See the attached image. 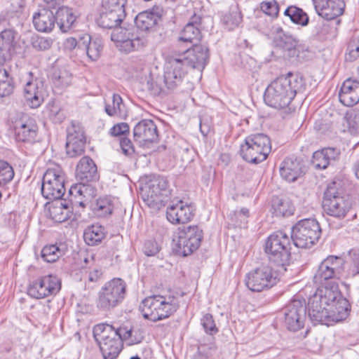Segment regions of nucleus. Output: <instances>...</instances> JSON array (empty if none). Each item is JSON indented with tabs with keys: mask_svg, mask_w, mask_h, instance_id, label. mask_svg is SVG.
I'll list each match as a JSON object with an SVG mask.
<instances>
[{
	"mask_svg": "<svg viewBox=\"0 0 359 359\" xmlns=\"http://www.w3.org/2000/svg\"><path fill=\"white\" fill-rule=\"evenodd\" d=\"M93 332L103 358L116 359L123 347L118 328L107 323H100L94 326Z\"/></svg>",
	"mask_w": 359,
	"mask_h": 359,
	"instance_id": "20e7f679",
	"label": "nucleus"
},
{
	"mask_svg": "<svg viewBox=\"0 0 359 359\" xmlns=\"http://www.w3.org/2000/svg\"><path fill=\"white\" fill-rule=\"evenodd\" d=\"M339 154L340 151L337 149L324 148L313 153L311 163L316 169H325L332 161H336Z\"/></svg>",
	"mask_w": 359,
	"mask_h": 359,
	"instance_id": "72a5a7b5",
	"label": "nucleus"
},
{
	"mask_svg": "<svg viewBox=\"0 0 359 359\" xmlns=\"http://www.w3.org/2000/svg\"><path fill=\"white\" fill-rule=\"evenodd\" d=\"M83 36L79 39V40H76L74 37H69L67 39L64 43L65 48L67 50H73L76 46L79 48L82 49L83 48Z\"/></svg>",
	"mask_w": 359,
	"mask_h": 359,
	"instance_id": "69168bd1",
	"label": "nucleus"
},
{
	"mask_svg": "<svg viewBox=\"0 0 359 359\" xmlns=\"http://www.w3.org/2000/svg\"><path fill=\"white\" fill-rule=\"evenodd\" d=\"M201 324L207 334L214 335L218 332V329L211 314H205L201 318Z\"/></svg>",
	"mask_w": 359,
	"mask_h": 359,
	"instance_id": "4d7b16f0",
	"label": "nucleus"
},
{
	"mask_svg": "<svg viewBox=\"0 0 359 359\" xmlns=\"http://www.w3.org/2000/svg\"><path fill=\"white\" fill-rule=\"evenodd\" d=\"M95 210L99 216L107 217L112 213L114 205L111 202L106 198H100L97 201Z\"/></svg>",
	"mask_w": 359,
	"mask_h": 359,
	"instance_id": "3c124183",
	"label": "nucleus"
},
{
	"mask_svg": "<svg viewBox=\"0 0 359 359\" xmlns=\"http://www.w3.org/2000/svg\"><path fill=\"white\" fill-rule=\"evenodd\" d=\"M120 147L123 153L127 156H130L135 153L134 146L131 140L127 137L121 138Z\"/></svg>",
	"mask_w": 359,
	"mask_h": 359,
	"instance_id": "e2e57ef3",
	"label": "nucleus"
},
{
	"mask_svg": "<svg viewBox=\"0 0 359 359\" xmlns=\"http://www.w3.org/2000/svg\"><path fill=\"white\" fill-rule=\"evenodd\" d=\"M242 20L241 12L238 11V4H236L231 11L222 16V22L229 31L237 27Z\"/></svg>",
	"mask_w": 359,
	"mask_h": 359,
	"instance_id": "49530a36",
	"label": "nucleus"
},
{
	"mask_svg": "<svg viewBox=\"0 0 359 359\" xmlns=\"http://www.w3.org/2000/svg\"><path fill=\"white\" fill-rule=\"evenodd\" d=\"M60 281L55 276H46L33 281L27 289V293L35 299H43L56 294L60 290Z\"/></svg>",
	"mask_w": 359,
	"mask_h": 359,
	"instance_id": "aec40b11",
	"label": "nucleus"
},
{
	"mask_svg": "<svg viewBox=\"0 0 359 359\" xmlns=\"http://www.w3.org/2000/svg\"><path fill=\"white\" fill-rule=\"evenodd\" d=\"M311 298L314 299L316 304L320 302L330 310H336L341 318L346 319L348 316L350 304L342 296L337 283L318 287Z\"/></svg>",
	"mask_w": 359,
	"mask_h": 359,
	"instance_id": "39448f33",
	"label": "nucleus"
},
{
	"mask_svg": "<svg viewBox=\"0 0 359 359\" xmlns=\"http://www.w3.org/2000/svg\"><path fill=\"white\" fill-rule=\"evenodd\" d=\"M271 210L276 217H287L294 213V208L288 200L276 197L271 201Z\"/></svg>",
	"mask_w": 359,
	"mask_h": 359,
	"instance_id": "79ce46f5",
	"label": "nucleus"
},
{
	"mask_svg": "<svg viewBox=\"0 0 359 359\" xmlns=\"http://www.w3.org/2000/svg\"><path fill=\"white\" fill-rule=\"evenodd\" d=\"M308 308L309 316L314 324L320 323L330 325L332 323H337L345 319L341 318V316L337 313L336 310H330L320 302L316 304L314 299L311 297L309 299Z\"/></svg>",
	"mask_w": 359,
	"mask_h": 359,
	"instance_id": "4be33fe9",
	"label": "nucleus"
},
{
	"mask_svg": "<svg viewBox=\"0 0 359 359\" xmlns=\"http://www.w3.org/2000/svg\"><path fill=\"white\" fill-rule=\"evenodd\" d=\"M201 38V31L196 20L189 22L185 25L180 34L179 39L184 42L194 43V41H200Z\"/></svg>",
	"mask_w": 359,
	"mask_h": 359,
	"instance_id": "a18cd8bd",
	"label": "nucleus"
},
{
	"mask_svg": "<svg viewBox=\"0 0 359 359\" xmlns=\"http://www.w3.org/2000/svg\"><path fill=\"white\" fill-rule=\"evenodd\" d=\"M187 72L179 60L171 56L165 65L164 83L168 90L175 89L182 82Z\"/></svg>",
	"mask_w": 359,
	"mask_h": 359,
	"instance_id": "a878e982",
	"label": "nucleus"
},
{
	"mask_svg": "<svg viewBox=\"0 0 359 359\" xmlns=\"http://www.w3.org/2000/svg\"><path fill=\"white\" fill-rule=\"evenodd\" d=\"M291 237L285 232L278 231L271 234L265 243L264 250L270 264L285 272L291 259Z\"/></svg>",
	"mask_w": 359,
	"mask_h": 359,
	"instance_id": "7ed1b4c3",
	"label": "nucleus"
},
{
	"mask_svg": "<svg viewBox=\"0 0 359 359\" xmlns=\"http://www.w3.org/2000/svg\"><path fill=\"white\" fill-rule=\"evenodd\" d=\"M64 253V249L57 245H48L43 248L41 257L45 262L53 263L56 262Z\"/></svg>",
	"mask_w": 359,
	"mask_h": 359,
	"instance_id": "de8ad7c7",
	"label": "nucleus"
},
{
	"mask_svg": "<svg viewBox=\"0 0 359 359\" xmlns=\"http://www.w3.org/2000/svg\"><path fill=\"white\" fill-rule=\"evenodd\" d=\"M126 295V283L119 278L107 282L99 292L97 306L104 311H109L120 304Z\"/></svg>",
	"mask_w": 359,
	"mask_h": 359,
	"instance_id": "f8f14e48",
	"label": "nucleus"
},
{
	"mask_svg": "<svg viewBox=\"0 0 359 359\" xmlns=\"http://www.w3.org/2000/svg\"><path fill=\"white\" fill-rule=\"evenodd\" d=\"M271 33L274 35L273 43L277 48H280L284 53H287L289 57L297 55V47L299 41L296 36L284 32L278 25L272 27Z\"/></svg>",
	"mask_w": 359,
	"mask_h": 359,
	"instance_id": "b1692460",
	"label": "nucleus"
},
{
	"mask_svg": "<svg viewBox=\"0 0 359 359\" xmlns=\"http://www.w3.org/2000/svg\"><path fill=\"white\" fill-rule=\"evenodd\" d=\"M284 273L273 265L261 266L246 273L245 283L250 290L260 292L273 287Z\"/></svg>",
	"mask_w": 359,
	"mask_h": 359,
	"instance_id": "6e6552de",
	"label": "nucleus"
},
{
	"mask_svg": "<svg viewBox=\"0 0 359 359\" xmlns=\"http://www.w3.org/2000/svg\"><path fill=\"white\" fill-rule=\"evenodd\" d=\"M195 208L192 203H184L182 200L170 205L166 211V217L172 224L187 223L194 217Z\"/></svg>",
	"mask_w": 359,
	"mask_h": 359,
	"instance_id": "bb28decb",
	"label": "nucleus"
},
{
	"mask_svg": "<svg viewBox=\"0 0 359 359\" xmlns=\"http://www.w3.org/2000/svg\"><path fill=\"white\" fill-rule=\"evenodd\" d=\"M348 132L356 135L359 134V113H346L345 117Z\"/></svg>",
	"mask_w": 359,
	"mask_h": 359,
	"instance_id": "603ef678",
	"label": "nucleus"
},
{
	"mask_svg": "<svg viewBox=\"0 0 359 359\" xmlns=\"http://www.w3.org/2000/svg\"><path fill=\"white\" fill-rule=\"evenodd\" d=\"M102 276V271L99 269H95L88 274V281L92 283L97 282Z\"/></svg>",
	"mask_w": 359,
	"mask_h": 359,
	"instance_id": "774afa93",
	"label": "nucleus"
},
{
	"mask_svg": "<svg viewBox=\"0 0 359 359\" xmlns=\"http://www.w3.org/2000/svg\"><path fill=\"white\" fill-rule=\"evenodd\" d=\"M53 44V40L50 38L43 36H36L32 39V47L40 51L48 50Z\"/></svg>",
	"mask_w": 359,
	"mask_h": 359,
	"instance_id": "864d4df0",
	"label": "nucleus"
},
{
	"mask_svg": "<svg viewBox=\"0 0 359 359\" xmlns=\"http://www.w3.org/2000/svg\"><path fill=\"white\" fill-rule=\"evenodd\" d=\"M49 118L55 123H60L65 119V116L58 106L52 105L49 109Z\"/></svg>",
	"mask_w": 359,
	"mask_h": 359,
	"instance_id": "680f3d73",
	"label": "nucleus"
},
{
	"mask_svg": "<svg viewBox=\"0 0 359 359\" xmlns=\"http://www.w3.org/2000/svg\"><path fill=\"white\" fill-rule=\"evenodd\" d=\"M335 31L336 28L332 22L318 19L313 21L311 34L316 40L324 41L333 38L335 36Z\"/></svg>",
	"mask_w": 359,
	"mask_h": 359,
	"instance_id": "c9c22d12",
	"label": "nucleus"
},
{
	"mask_svg": "<svg viewBox=\"0 0 359 359\" xmlns=\"http://www.w3.org/2000/svg\"><path fill=\"white\" fill-rule=\"evenodd\" d=\"M260 8L266 15L276 17L279 12L277 1H262Z\"/></svg>",
	"mask_w": 359,
	"mask_h": 359,
	"instance_id": "13d9d810",
	"label": "nucleus"
},
{
	"mask_svg": "<svg viewBox=\"0 0 359 359\" xmlns=\"http://www.w3.org/2000/svg\"><path fill=\"white\" fill-rule=\"evenodd\" d=\"M133 137L140 144L154 142L158 138L157 126L151 119H142L135 126Z\"/></svg>",
	"mask_w": 359,
	"mask_h": 359,
	"instance_id": "cd10ccee",
	"label": "nucleus"
},
{
	"mask_svg": "<svg viewBox=\"0 0 359 359\" xmlns=\"http://www.w3.org/2000/svg\"><path fill=\"white\" fill-rule=\"evenodd\" d=\"M65 175L59 166L46 170L42 179V196L50 201L61 199L65 193Z\"/></svg>",
	"mask_w": 359,
	"mask_h": 359,
	"instance_id": "4468645a",
	"label": "nucleus"
},
{
	"mask_svg": "<svg viewBox=\"0 0 359 359\" xmlns=\"http://www.w3.org/2000/svg\"><path fill=\"white\" fill-rule=\"evenodd\" d=\"M351 262L348 269L347 277L354 278L359 275V250H353L351 252Z\"/></svg>",
	"mask_w": 359,
	"mask_h": 359,
	"instance_id": "5fc2aeb1",
	"label": "nucleus"
},
{
	"mask_svg": "<svg viewBox=\"0 0 359 359\" xmlns=\"http://www.w3.org/2000/svg\"><path fill=\"white\" fill-rule=\"evenodd\" d=\"M284 15L290 18V20L302 27H306L309 23V17L301 8L295 6H288L284 11Z\"/></svg>",
	"mask_w": 359,
	"mask_h": 359,
	"instance_id": "c03bdc74",
	"label": "nucleus"
},
{
	"mask_svg": "<svg viewBox=\"0 0 359 359\" xmlns=\"http://www.w3.org/2000/svg\"><path fill=\"white\" fill-rule=\"evenodd\" d=\"M55 14L46 8L40 10L33 16V24L35 29L41 32H50L55 27Z\"/></svg>",
	"mask_w": 359,
	"mask_h": 359,
	"instance_id": "f704fd0d",
	"label": "nucleus"
},
{
	"mask_svg": "<svg viewBox=\"0 0 359 359\" xmlns=\"http://www.w3.org/2000/svg\"><path fill=\"white\" fill-rule=\"evenodd\" d=\"M18 32L12 28L5 29L0 32V43L12 50L17 44Z\"/></svg>",
	"mask_w": 359,
	"mask_h": 359,
	"instance_id": "09e8293b",
	"label": "nucleus"
},
{
	"mask_svg": "<svg viewBox=\"0 0 359 359\" xmlns=\"http://www.w3.org/2000/svg\"><path fill=\"white\" fill-rule=\"evenodd\" d=\"M202 239L203 231L198 226L180 227L173 238L174 250L179 255L188 256L200 247Z\"/></svg>",
	"mask_w": 359,
	"mask_h": 359,
	"instance_id": "ddd939ff",
	"label": "nucleus"
},
{
	"mask_svg": "<svg viewBox=\"0 0 359 359\" xmlns=\"http://www.w3.org/2000/svg\"><path fill=\"white\" fill-rule=\"evenodd\" d=\"M83 48L86 51L88 57L93 61L97 60L101 55L103 49V43L100 38H92L88 34L83 36Z\"/></svg>",
	"mask_w": 359,
	"mask_h": 359,
	"instance_id": "4c0bfd02",
	"label": "nucleus"
},
{
	"mask_svg": "<svg viewBox=\"0 0 359 359\" xmlns=\"http://www.w3.org/2000/svg\"><path fill=\"white\" fill-rule=\"evenodd\" d=\"M76 18L72 9L66 6L59 7L55 14V23L62 32H67L74 27Z\"/></svg>",
	"mask_w": 359,
	"mask_h": 359,
	"instance_id": "e433bc0d",
	"label": "nucleus"
},
{
	"mask_svg": "<svg viewBox=\"0 0 359 359\" xmlns=\"http://www.w3.org/2000/svg\"><path fill=\"white\" fill-rule=\"evenodd\" d=\"M318 15L329 21L341 15L345 7V1H313Z\"/></svg>",
	"mask_w": 359,
	"mask_h": 359,
	"instance_id": "c756f323",
	"label": "nucleus"
},
{
	"mask_svg": "<svg viewBox=\"0 0 359 359\" xmlns=\"http://www.w3.org/2000/svg\"><path fill=\"white\" fill-rule=\"evenodd\" d=\"M51 217L56 222H62L69 219L68 212H65L61 206H53L50 210Z\"/></svg>",
	"mask_w": 359,
	"mask_h": 359,
	"instance_id": "bf43d9fd",
	"label": "nucleus"
},
{
	"mask_svg": "<svg viewBox=\"0 0 359 359\" xmlns=\"http://www.w3.org/2000/svg\"><path fill=\"white\" fill-rule=\"evenodd\" d=\"M303 173V163L297 158H286L280 164V175L289 182L296 181Z\"/></svg>",
	"mask_w": 359,
	"mask_h": 359,
	"instance_id": "7c9ffc66",
	"label": "nucleus"
},
{
	"mask_svg": "<svg viewBox=\"0 0 359 359\" xmlns=\"http://www.w3.org/2000/svg\"><path fill=\"white\" fill-rule=\"evenodd\" d=\"M304 81L302 76L289 72L273 80L266 88L264 100L271 107L281 109L289 107L296 94L304 90Z\"/></svg>",
	"mask_w": 359,
	"mask_h": 359,
	"instance_id": "f257e3e1",
	"label": "nucleus"
},
{
	"mask_svg": "<svg viewBox=\"0 0 359 359\" xmlns=\"http://www.w3.org/2000/svg\"><path fill=\"white\" fill-rule=\"evenodd\" d=\"M179 307V299L174 295L154 294L142 300L140 310L145 319L157 322L172 316Z\"/></svg>",
	"mask_w": 359,
	"mask_h": 359,
	"instance_id": "f03ea898",
	"label": "nucleus"
},
{
	"mask_svg": "<svg viewBox=\"0 0 359 359\" xmlns=\"http://www.w3.org/2000/svg\"><path fill=\"white\" fill-rule=\"evenodd\" d=\"M111 39L120 51L126 53L142 50L149 43L147 36L133 26L120 27L112 31Z\"/></svg>",
	"mask_w": 359,
	"mask_h": 359,
	"instance_id": "9b49d317",
	"label": "nucleus"
},
{
	"mask_svg": "<svg viewBox=\"0 0 359 359\" xmlns=\"http://www.w3.org/2000/svg\"><path fill=\"white\" fill-rule=\"evenodd\" d=\"M339 98L344 106L356 104L359 102V81L351 79L345 80L340 88Z\"/></svg>",
	"mask_w": 359,
	"mask_h": 359,
	"instance_id": "c85d7f7f",
	"label": "nucleus"
},
{
	"mask_svg": "<svg viewBox=\"0 0 359 359\" xmlns=\"http://www.w3.org/2000/svg\"><path fill=\"white\" fill-rule=\"evenodd\" d=\"M271 150L270 138L264 133L251 134L241 147V155L247 162L258 164L265 161Z\"/></svg>",
	"mask_w": 359,
	"mask_h": 359,
	"instance_id": "423d86ee",
	"label": "nucleus"
},
{
	"mask_svg": "<svg viewBox=\"0 0 359 359\" xmlns=\"http://www.w3.org/2000/svg\"><path fill=\"white\" fill-rule=\"evenodd\" d=\"M321 233V228L316 219H304L292 226L291 239L297 248H310L318 241Z\"/></svg>",
	"mask_w": 359,
	"mask_h": 359,
	"instance_id": "1a4fd4ad",
	"label": "nucleus"
},
{
	"mask_svg": "<svg viewBox=\"0 0 359 359\" xmlns=\"http://www.w3.org/2000/svg\"><path fill=\"white\" fill-rule=\"evenodd\" d=\"M322 207L327 215L342 219L351 210V204L339 189L337 183L332 182L328 184L324 192Z\"/></svg>",
	"mask_w": 359,
	"mask_h": 359,
	"instance_id": "0eeeda50",
	"label": "nucleus"
},
{
	"mask_svg": "<svg viewBox=\"0 0 359 359\" xmlns=\"http://www.w3.org/2000/svg\"><path fill=\"white\" fill-rule=\"evenodd\" d=\"M99 17L96 19L97 25L102 29H113L120 28V25L126 17L125 4L119 1H102Z\"/></svg>",
	"mask_w": 359,
	"mask_h": 359,
	"instance_id": "2eb2a0df",
	"label": "nucleus"
},
{
	"mask_svg": "<svg viewBox=\"0 0 359 359\" xmlns=\"http://www.w3.org/2000/svg\"><path fill=\"white\" fill-rule=\"evenodd\" d=\"M105 112L109 116H118L121 118H126L128 116L127 109L123 99L118 94H114L112 104H107L104 107Z\"/></svg>",
	"mask_w": 359,
	"mask_h": 359,
	"instance_id": "a19ab883",
	"label": "nucleus"
},
{
	"mask_svg": "<svg viewBox=\"0 0 359 359\" xmlns=\"http://www.w3.org/2000/svg\"><path fill=\"white\" fill-rule=\"evenodd\" d=\"M209 49L205 45L194 44L191 48L173 55L176 60H179L182 67L186 69L189 66L193 69L202 71L206 66L209 58Z\"/></svg>",
	"mask_w": 359,
	"mask_h": 359,
	"instance_id": "a211bd4d",
	"label": "nucleus"
},
{
	"mask_svg": "<svg viewBox=\"0 0 359 359\" xmlns=\"http://www.w3.org/2000/svg\"><path fill=\"white\" fill-rule=\"evenodd\" d=\"M236 216L241 219V224L238 225L241 226L242 224H245L247 223V218L249 217V210L245 208H243L238 212H236Z\"/></svg>",
	"mask_w": 359,
	"mask_h": 359,
	"instance_id": "338daca9",
	"label": "nucleus"
},
{
	"mask_svg": "<svg viewBox=\"0 0 359 359\" xmlns=\"http://www.w3.org/2000/svg\"><path fill=\"white\" fill-rule=\"evenodd\" d=\"M15 175L13 167L6 161L0 160V187L11 182Z\"/></svg>",
	"mask_w": 359,
	"mask_h": 359,
	"instance_id": "8fccbe9b",
	"label": "nucleus"
},
{
	"mask_svg": "<svg viewBox=\"0 0 359 359\" xmlns=\"http://www.w3.org/2000/svg\"><path fill=\"white\" fill-rule=\"evenodd\" d=\"M285 325L287 330L297 332L304 326L306 318L305 299L294 297L283 309Z\"/></svg>",
	"mask_w": 359,
	"mask_h": 359,
	"instance_id": "dca6fc26",
	"label": "nucleus"
},
{
	"mask_svg": "<svg viewBox=\"0 0 359 359\" xmlns=\"http://www.w3.org/2000/svg\"><path fill=\"white\" fill-rule=\"evenodd\" d=\"M170 194L167 179L154 175L142 189V197L148 206L159 210L169 201Z\"/></svg>",
	"mask_w": 359,
	"mask_h": 359,
	"instance_id": "9d476101",
	"label": "nucleus"
},
{
	"mask_svg": "<svg viewBox=\"0 0 359 359\" xmlns=\"http://www.w3.org/2000/svg\"><path fill=\"white\" fill-rule=\"evenodd\" d=\"M76 177L86 182L95 181L98 179L97 166L92 158L83 157L76 166Z\"/></svg>",
	"mask_w": 359,
	"mask_h": 359,
	"instance_id": "473e14b6",
	"label": "nucleus"
},
{
	"mask_svg": "<svg viewBox=\"0 0 359 359\" xmlns=\"http://www.w3.org/2000/svg\"><path fill=\"white\" fill-rule=\"evenodd\" d=\"M85 182H83L70 187L69 197L72 208H84L96 196V189L92 184Z\"/></svg>",
	"mask_w": 359,
	"mask_h": 359,
	"instance_id": "393cba45",
	"label": "nucleus"
},
{
	"mask_svg": "<svg viewBox=\"0 0 359 359\" xmlns=\"http://www.w3.org/2000/svg\"><path fill=\"white\" fill-rule=\"evenodd\" d=\"M86 137L79 123L72 122L67 129L66 151L69 157L81 156L85 149Z\"/></svg>",
	"mask_w": 359,
	"mask_h": 359,
	"instance_id": "412c9836",
	"label": "nucleus"
},
{
	"mask_svg": "<svg viewBox=\"0 0 359 359\" xmlns=\"http://www.w3.org/2000/svg\"><path fill=\"white\" fill-rule=\"evenodd\" d=\"M15 138L19 142H34L36 135L38 127L35 121L32 118L21 119L14 126Z\"/></svg>",
	"mask_w": 359,
	"mask_h": 359,
	"instance_id": "2f4dec72",
	"label": "nucleus"
},
{
	"mask_svg": "<svg viewBox=\"0 0 359 359\" xmlns=\"http://www.w3.org/2000/svg\"><path fill=\"white\" fill-rule=\"evenodd\" d=\"M53 79L56 86L65 88L71 83L72 76L68 72L62 71L59 73H55Z\"/></svg>",
	"mask_w": 359,
	"mask_h": 359,
	"instance_id": "6e6d98bb",
	"label": "nucleus"
},
{
	"mask_svg": "<svg viewBox=\"0 0 359 359\" xmlns=\"http://www.w3.org/2000/svg\"><path fill=\"white\" fill-rule=\"evenodd\" d=\"M123 342L125 341L128 345L132 346L141 343L144 338V331L139 327H130L123 325L118 328Z\"/></svg>",
	"mask_w": 359,
	"mask_h": 359,
	"instance_id": "ea45409f",
	"label": "nucleus"
},
{
	"mask_svg": "<svg viewBox=\"0 0 359 359\" xmlns=\"http://www.w3.org/2000/svg\"><path fill=\"white\" fill-rule=\"evenodd\" d=\"M128 132L129 126L126 123H118L110 129V134L112 136H121Z\"/></svg>",
	"mask_w": 359,
	"mask_h": 359,
	"instance_id": "0e129e2a",
	"label": "nucleus"
},
{
	"mask_svg": "<svg viewBox=\"0 0 359 359\" xmlns=\"http://www.w3.org/2000/svg\"><path fill=\"white\" fill-rule=\"evenodd\" d=\"M163 14V9L156 6L139 13L135 18V28L144 32L156 31Z\"/></svg>",
	"mask_w": 359,
	"mask_h": 359,
	"instance_id": "5701e85b",
	"label": "nucleus"
},
{
	"mask_svg": "<svg viewBox=\"0 0 359 359\" xmlns=\"http://www.w3.org/2000/svg\"><path fill=\"white\" fill-rule=\"evenodd\" d=\"M23 95L30 107H40L47 95L44 79L36 77L32 72H29L23 88Z\"/></svg>",
	"mask_w": 359,
	"mask_h": 359,
	"instance_id": "f3484780",
	"label": "nucleus"
},
{
	"mask_svg": "<svg viewBox=\"0 0 359 359\" xmlns=\"http://www.w3.org/2000/svg\"><path fill=\"white\" fill-rule=\"evenodd\" d=\"M344 259L337 256H328L319 265L314 275L316 283L339 279L344 271Z\"/></svg>",
	"mask_w": 359,
	"mask_h": 359,
	"instance_id": "6ab92c4d",
	"label": "nucleus"
},
{
	"mask_svg": "<svg viewBox=\"0 0 359 359\" xmlns=\"http://www.w3.org/2000/svg\"><path fill=\"white\" fill-rule=\"evenodd\" d=\"M106 236L107 232L104 227L97 224L87 226L83 232L84 241L90 246L99 245L106 238Z\"/></svg>",
	"mask_w": 359,
	"mask_h": 359,
	"instance_id": "58836bf2",
	"label": "nucleus"
},
{
	"mask_svg": "<svg viewBox=\"0 0 359 359\" xmlns=\"http://www.w3.org/2000/svg\"><path fill=\"white\" fill-rule=\"evenodd\" d=\"M160 250V247L156 241H146L143 246V252L147 256H154Z\"/></svg>",
	"mask_w": 359,
	"mask_h": 359,
	"instance_id": "052dcab7",
	"label": "nucleus"
},
{
	"mask_svg": "<svg viewBox=\"0 0 359 359\" xmlns=\"http://www.w3.org/2000/svg\"><path fill=\"white\" fill-rule=\"evenodd\" d=\"M15 88L13 77L6 69H0V97L11 95Z\"/></svg>",
	"mask_w": 359,
	"mask_h": 359,
	"instance_id": "37998d69",
	"label": "nucleus"
}]
</instances>
